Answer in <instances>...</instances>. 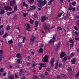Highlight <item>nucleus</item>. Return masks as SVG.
I'll use <instances>...</instances> for the list:
<instances>
[{"instance_id":"9b49d317","label":"nucleus","mask_w":79,"mask_h":79,"mask_svg":"<svg viewBox=\"0 0 79 79\" xmlns=\"http://www.w3.org/2000/svg\"><path fill=\"white\" fill-rule=\"evenodd\" d=\"M55 62V59L52 58L51 61L50 63L51 64V66L53 67V66H54V65H53V63Z\"/></svg>"},{"instance_id":"6e6d98bb","label":"nucleus","mask_w":79,"mask_h":79,"mask_svg":"<svg viewBox=\"0 0 79 79\" xmlns=\"http://www.w3.org/2000/svg\"><path fill=\"white\" fill-rule=\"evenodd\" d=\"M15 78H18L19 77H18V76L17 74H15Z\"/></svg>"},{"instance_id":"f704fd0d","label":"nucleus","mask_w":79,"mask_h":79,"mask_svg":"<svg viewBox=\"0 0 79 79\" xmlns=\"http://www.w3.org/2000/svg\"><path fill=\"white\" fill-rule=\"evenodd\" d=\"M79 75V71L78 72V73L76 74L75 77L77 78L78 77Z\"/></svg>"},{"instance_id":"a878e982","label":"nucleus","mask_w":79,"mask_h":79,"mask_svg":"<svg viewBox=\"0 0 79 79\" xmlns=\"http://www.w3.org/2000/svg\"><path fill=\"white\" fill-rule=\"evenodd\" d=\"M23 6H24L26 7H27L28 6V5L27 4H26L25 2H24L23 3Z\"/></svg>"},{"instance_id":"1a4fd4ad","label":"nucleus","mask_w":79,"mask_h":79,"mask_svg":"<svg viewBox=\"0 0 79 79\" xmlns=\"http://www.w3.org/2000/svg\"><path fill=\"white\" fill-rule=\"evenodd\" d=\"M48 55H45L44 58V61L47 63V62H48Z\"/></svg>"},{"instance_id":"7c9ffc66","label":"nucleus","mask_w":79,"mask_h":79,"mask_svg":"<svg viewBox=\"0 0 79 79\" xmlns=\"http://www.w3.org/2000/svg\"><path fill=\"white\" fill-rule=\"evenodd\" d=\"M3 55V51L2 50H0V56H2Z\"/></svg>"},{"instance_id":"13d9d810","label":"nucleus","mask_w":79,"mask_h":79,"mask_svg":"<svg viewBox=\"0 0 79 79\" xmlns=\"http://www.w3.org/2000/svg\"><path fill=\"white\" fill-rule=\"evenodd\" d=\"M62 14H63L62 13H60V14L58 16V17H61L62 15Z\"/></svg>"},{"instance_id":"de8ad7c7","label":"nucleus","mask_w":79,"mask_h":79,"mask_svg":"<svg viewBox=\"0 0 79 79\" xmlns=\"http://www.w3.org/2000/svg\"><path fill=\"white\" fill-rule=\"evenodd\" d=\"M26 79V77L25 76H22L21 79Z\"/></svg>"},{"instance_id":"20e7f679","label":"nucleus","mask_w":79,"mask_h":79,"mask_svg":"<svg viewBox=\"0 0 79 79\" xmlns=\"http://www.w3.org/2000/svg\"><path fill=\"white\" fill-rule=\"evenodd\" d=\"M35 37L34 36H31L30 38V40L31 42H34L35 40Z\"/></svg>"},{"instance_id":"e433bc0d","label":"nucleus","mask_w":79,"mask_h":79,"mask_svg":"<svg viewBox=\"0 0 79 79\" xmlns=\"http://www.w3.org/2000/svg\"><path fill=\"white\" fill-rule=\"evenodd\" d=\"M61 77H64V78H65L66 77V75H65L64 74H61Z\"/></svg>"},{"instance_id":"a19ab883","label":"nucleus","mask_w":79,"mask_h":79,"mask_svg":"<svg viewBox=\"0 0 79 79\" xmlns=\"http://www.w3.org/2000/svg\"><path fill=\"white\" fill-rule=\"evenodd\" d=\"M27 15H28V14L27 13H23V16L24 17H26V16H27Z\"/></svg>"},{"instance_id":"0e129e2a","label":"nucleus","mask_w":79,"mask_h":79,"mask_svg":"<svg viewBox=\"0 0 79 79\" xmlns=\"http://www.w3.org/2000/svg\"><path fill=\"white\" fill-rule=\"evenodd\" d=\"M23 73H22L21 72H19V75L20 76H22V74Z\"/></svg>"},{"instance_id":"c85d7f7f","label":"nucleus","mask_w":79,"mask_h":79,"mask_svg":"<svg viewBox=\"0 0 79 79\" xmlns=\"http://www.w3.org/2000/svg\"><path fill=\"white\" fill-rule=\"evenodd\" d=\"M30 23H31V24H33V23H34V21L32 20V19H30Z\"/></svg>"},{"instance_id":"ea45409f","label":"nucleus","mask_w":79,"mask_h":79,"mask_svg":"<svg viewBox=\"0 0 79 79\" xmlns=\"http://www.w3.org/2000/svg\"><path fill=\"white\" fill-rule=\"evenodd\" d=\"M74 29H75V30H76L77 31H78V28H77V26H75L73 27Z\"/></svg>"},{"instance_id":"dca6fc26","label":"nucleus","mask_w":79,"mask_h":79,"mask_svg":"<svg viewBox=\"0 0 79 79\" xmlns=\"http://www.w3.org/2000/svg\"><path fill=\"white\" fill-rule=\"evenodd\" d=\"M71 61L72 64H76V59H75V58H74L73 59L71 60Z\"/></svg>"},{"instance_id":"c9c22d12","label":"nucleus","mask_w":79,"mask_h":79,"mask_svg":"<svg viewBox=\"0 0 79 79\" xmlns=\"http://www.w3.org/2000/svg\"><path fill=\"white\" fill-rule=\"evenodd\" d=\"M33 79H38V77H37L35 75L33 76Z\"/></svg>"},{"instance_id":"37998d69","label":"nucleus","mask_w":79,"mask_h":79,"mask_svg":"<svg viewBox=\"0 0 79 79\" xmlns=\"http://www.w3.org/2000/svg\"><path fill=\"white\" fill-rule=\"evenodd\" d=\"M26 39V38L25 37H23V43H24V40H25Z\"/></svg>"},{"instance_id":"3c124183","label":"nucleus","mask_w":79,"mask_h":79,"mask_svg":"<svg viewBox=\"0 0 79 79\" xmlns=\"http://www.w3.org/2000/svg\"><path fill=\"white\" fill-rule=\"evenodd\" d=\"M69 42L71 44L74 43V41H73V40H70Z\"/></svg>"},{"instance_id":"6e6552de","label":"nucleus","mask_w":79,"mask_h":79,"mask_svg":"<svg viewBox=\"0 0 79 79\" xmlns=\"http://www.w3.org/2000/svg\"><path fill=\"white\" fill-rule=\"evenodd\" d=\"M66 56V54H65V52H62L60 56V58H63V57H64Z\"/></svg>"},{"instance_id":"f3484780","label":"nucleus","mask_w":79,"mask_h":79,"mask_svg":"<svg viewBox=\"0 0 79 79\" xmlns=\"http://www.w3.org/2000/svg\"><path fill=\"white\" fill-rule=\"evenodd\" d=\"M36 64V62L34 61L32 62L31 66L32 68H34L35 67Z\"/></svg>"},{"instance_id":"c756f323","label":"nucleus","mask_w":79,"mask_h":79,"mask_svg":"<svg viewBox=\"0 0 79 79\" xmlns=\"http://www.w3.org/2000/svg\"><path fill=\"white\" fill-rule=\"evenodd\" d=\"M68 71H69V72H71L72 71V68L71 67H69L68 68Z\"/></svg>"},{"instance_id":"393cba45","label":"nucleus","mask_w":79,"mask_h":79,"mask_svg":"<svg viewBox=\"0 0 79 79\" xmlns=\"http://www.w3.org/2000/svg\"><path fill=\"white\" fill-rule=\"evenodd\" d=\"M16 57L17 58H21V55L19 53H18L16 54Z\"/></svg>"},{"instance_id":"603ef678","label":"nucleus","mask_w":79,"mask_h":79,"mask_svg":"<svg viewBox=\"0 0 79 79\" xmlns=\"http://www.w3.org/2000/svg\"><path fill=\"white\" fill-rule=\"evenodd\" d=\"M48 5H52V2L49 1V2H48Z\"/></svg>"},{"instance_id":"473e14b6","label":"nucleus","mask_w":79,"mask_h":79,"mask_svg":"<svg viewBox=\"0 0 79 79\" xmlns=\"http://www.w3.org/2000/svg\"><path fill=\"white\" fill-rule=\"evenodd\" d=\"M8 43H9V44H13V40H10L8 41Z\"/></svg>"},{"instance_id":"b1692460","label":"nucleus","mask_w":79,"mask_h":79,"mask_svg":"<svg viewBox=\"0 0 79 79\" xmlns=\"http://www.w3.org/2000/svg\"><path fill=\"white\" fill-rule=\"evenodd\" d=\"M60 43H59L56 45V47L57 48V50L58 49V48H60Z\"/></svg>"},{"instance_id":"58836bf2","label":"nucleus","mask_w":79,"mask_h":79,"mask_svg":"<svg viewBox=\"0 0 79 79\" xmlns=\"http://www.w3.org/2000/svg\"><path fill=\"white\" fill-rule=\"evenodd\" d=\"M72 4L73 6H75V5H76V1L73 2Z\"/></svg>"},{"instance_id":"72a5a7b5","label":"nucleus","mask_w":79,"mask_h":79,"mask_svg":"<svg viewBox=\"0 0 79 79\" xmlns=\"http://www.w3.org/2000/svg\"><path fill=\"white\" fill-rule=\"evenodd\" d=\"M8 37V34L7 33L5 34L3 36V38H6V37Z\"/></svg>"},{"instance_id":"4468645a","label":"nucleus","mask_w":79,"mask_h":79,"mask_svg":"<svg viewBox=\"0 0 79 79\" xmlns=\"http://www.w3.org/2000/svg\"><path fill=\"white\" fill-rule=\"evenodd\" d=\"M44 52V49L42 48H40L39 50V53H42Z\"/></svg>"},{"instance_id":"bf43d9fd","label":"nucleus","mask_w":79,"mask_h":79,"mask_svg":"<svg viewBox=\"0 0 79 79\" xmlns=\"http://www.w3.org/2000/svg\"><path fill=\"white\" fill-rule=\"evenodd\" d=\"M62 14H63L62 13H60V14L58 16V17H61L62 15Z\"/></svg>"},{"instance_id":"bb28decb","label":"nucleus","mask_w":79,"mask_h":79,"mask_svg":"<svg viewBox=\"0 0 79 79\" xmlns=\"http://www.w3.org/2000/svg\"><path fill=\"white\" fill-rule=\"evenodd\" d=\"M58 68V62H57L56 65L55 66V68L56 69Z\"/></svg>"},{"instance_id":"864d4df0","label":"nucleus","mask_w":79,"mask_h":79,"mask_svg":"<svg viewBox=\"0 0 79 79\" xmlns=\"http://www.w3.org/2000/svg\"><path fill=\"white\" fill-rule=\"evenodd\" d=\"M57 78L58 79H61V77L60 76L58 75L57 77Z\"/></svg>"},{"instance_id":"f03ea898","label":"nucleus","mask_w":79,"mask_h":79,"mask_svg":"<svg viewBox=\"0 0 79 79\" xmlns=\"http://www.w3.org/2000/svg\"><path fill=\"white\" fill-rule=\"evenodd\" d=\"M56 37V35L55 34L53 36V37L52 38V40H51L49 43V44H52V43H54L55 42L56 40H55V37Z\"/></svg>"},{"instance_id":"5701e85b","label":"nucleus","mask_w":79,"mask_h":79,"mask_svg":"<svg viewBox=\"0 0 79 79\" xmlns=\"http://www.w3.org/2000/svg\"><path fill=\"white\" fill-rule=\"evenodd\" d=\"M4 32V30L3 29L2 30L0 31V35H2L3 34Z\"/></svg>"},{"instance_id":"a211bd4d","label":"nucleus","mask_w":79,"mask_h":79,"mask_svg":"<svg viewBox=\"0 0 79 79\" xmlns=\"http://www.w3.org/2000/svg\"><path fill=\"white\" fill-rule=\"evenodd\" d=\"M44 29H46V30H49V29L48 26L46 24L44 25Z\"/></svg>"},{"instance_id":"2eb2a0df","label":"nucleus","mask_w":79,"mask_h":79,"mask_svg":"<svg viewBox=\"0 0 79 79\" xmlns=\"http://www.w3.org/2000/svg\"><path fill=\"white\" fill-rule=\"evenodd\" d=\"M72 34L73 35H74L75 34L76 35V36H78L79 35L78 34V33H77V31H72Z\"/></svg>"},{"instance_id":"338daca9","label":"nucleus","mask_w":79,"mask_h":79,"mask_svg":"<svg viewBox=\"0 0 79 79\" xmlns=\"http://www.w3.org/2000/svg\"><path fill=\"white\" fill-rule=\"evenodd\" d=\"M37 16H38V15H35V18H37Z\"/></svg>"},{"instance_id":"ddd939ff","label":"nucleus","mask_w":79,"mask_h":79,"mask_svg":"<svg viewBox=\"0 0 79 79\" xmlns=\"http://www.w3.org/2000/svg\"><path fill=\"white\" fill-rule=\"evenodd\" d=\"M40 66H41V67L44 68V67H45L46 66V63H44V64L40 63Z\"/></svg>"},{"instance_id":"aec40b11","label":"nucleus","mask_w":79,"mask_h":79,"mask_svg":"<svg viewBox=\"0 0 79 79\" xmlns=\"http://www.w3.org/2000/svg\"><path fill=\"white\" fill-rule=\"evenodd\" d=\"M5 13V10L3 9H2L1 11L0 12L1 15H3Z\"/></svg>"},{"instance_id":"4be33fe9","label":"nucleus","mask_w":79,"mask_h":79,"mask_svg":"<svg viewBox=\"0 0 79 79\" xmlns=\"http://www.w3.org/2000/svg\"><path fill=\"white\" fill-rule=\"evenodd\" d=\"M35 27L36 28H37V26H38V25H39V22L37 21H36L35 22Z\"/></svg>"},{"instance_id":"6ab92c4d","label":"nucleus","mask_w":79,"mask_h":79,"mask_svg":"<svg viewBox=\"0 0 79 79\" xmlns=\"http://www.w3.org/2000/svg\"><path fill=\"white\" fill-rule=\"evenodd\" d=\"M15 13V11H13L11 12H7V15H8V16H10L11 14H12V13Z\"/></svg>"},{"instance_id":"f257e3e1","label":"nucleus","mask_w":79,"mask_h":79,"mask_svg":"<svg viewBox=\"0 0 79 79\" xmlns=\"http://www.w3.org/2000/svg\"><path fill=\"white\" fill-rule=\"evenodd\" d=\"M38 2L40 4L38 5V7L41 8L43 6L46 5V0H39L38 1Z\"/></svg>"},{"instance_id":"9d476101","label":"nucleus","mask_w":79,"mask_h":79,"mask_svg":"<svg viewBox=\"0 0 79 79\" xmlns=\"http://www.w3.org/2000/svg\"><path fill=\"white\" fill-rule=\"evenodd\" d=\"M26 26L27 28V31H30L31 30H30V29H29L30 28V26L29 25V24L27 23L26 25Z\"/></svg>"},{"instance_id":"79ce46f5","label":"nucleus","mask_w":79,"mask_h":79,"mask_svg":"<svg viewBox=\"0 0 79 79\" xmlns=\"http://www.w3.org/2000/svg\"><path fill=\"white\" fill-rule=\"evenodd\" d=\"M21 61V60L20 59H18L17 60L18 63V64H19L21 63L20 61Z\"/></svg>"},{"instance_id":"2f4dec72","label":"nucleus","mask_w":79,"mask_h":79,"mask_svg":"<svg viewBox=\"0 0 79 79\" xmlns=\"http://www.w3.org/2000/svg\"><path fill=\"white\" fill-rule=\"evenodd\" d=\"M18 45L19 46V47H23V44H22V42L18 44Z\"/></svg>"},{"instance_id":"39448f33","label":"nucleus","mask_w":79,"mask_h":79,"mask_svg":"<svg viewBox=\"0 0 79 79\" xmlns=\"http://www.w3.org/2000/svg\"><path fill=\"white\" fill-rule=\"evenodd\" d=\"M30 9L28 10L29 11H31V10H34L35 9V6L34 5L31 6H30Z\"/></svg>"},{"instance_id":"412c9836","label":"nucleus","mask_w":79,"mask_h":79,"mask_svg":"<svg viewBox=\"0 0 79 79\" xmlns=\"http://www.w3.org/2000/svg\"><path fill=\"white\" fill-rule=\"evenodd\" d=\"M10 29V26L9 25H7L6 26V30L7 31H9Z\"/></svg>"},{"instance_id":"680f3d73","label":"nucleus","mask_w":79,"mask_h":79,"mask_svg":"<svg viewBox=\"0 0 79 79\" xmlns=\"http://www.w3.org/2000/svg\"><path fill=\"white\" fill-rule=\"evenodd\" d=\"M3 69H0V72H3Z\"/></svg>"},{"instance_id":"774afa93","label":"nucleus","mask_w":79,"mask_h":79,"mask_svg":"<svg viewBox=\"0 0 79 79\" xmlns=\"http://www.w3.org/2000/svg\"><path fill=\"white\" fill-rule=\"evenodd\" d=\"M77 25H78V26H79V21H77Z\"/></svg>"},{"instance_id":"8fccbe9b","label":"nucleus","mask_w":79,"mask_h":79,"mask_svg":"<svg viewBox=\"0 0 79 79\" xmlns=\"http://www.w3.org/2000/svg\"><path fill=\"white\" fill-rule=\"evenodd\" d=\"M34 0H31L30 1V4H31V3H32L34 2Z\"/></svg>"},{"instance_id":"052dcab7","label":"nucleus","mask_w":79,"mask_h":79,"mask_svg":"<svg viewBox=\"0 0 79 79\" xmlns=\"http://www.w3.org/2000/svg\"><path fill=\"white\" fill-rule=\"evenodd\" d=\"M44 46V44H41L40 45V46L39 47L40 48V47H42Z\"/></svg>"},{"instance_id":"e2e57ef3","label":"nucleus","mask_w":79,"mask_h":79,"mask_svg":"<svg viewBox=\"0 0 79 79\" xmlns=\"http://www.w3.org/2000/svg\"><path fill=\"white\" fill-rule=\"evenodd\" d=\"M61 66H62V64L61 63H59V67H61Z\"/></svg>"},{"instance_id":"f8f14e48","label":"nucleus","mask_w":79,"mask_h":79,"mask_svg":"<svg viewBox=\"0 0 79 79\" xmlns=\"http://www.w3.org/2000/svg\"><path fill=\"white\" fill-rule=\"evenodd\" d=\"M67 59H68L67 57L65 56L64 58L62 59V61L63 63H65V62L67 61Z\"/></svg>"},{"instance_id":"4d7b16f0","label":"nucleus","mask_w":79,"mask_h":79,"mask_svg":"<svg viewBox=\"0 0 79 79\" xmlns=\"http://www.w3.org/2000/svg\"><path fill=\"white\" fill-rule=\"evenodd\" d=\"M27 66H30V64H31L28 62L27 63Z\"/></svg>"},{"instance_id":"49530a36","label":"nucleus","mask_w":79,"mask_h":79,"mask_svg":"<svg viewBox=\"0 0 79 79\" xmlns=\"http://www.w3.org/2000/svg\"><path fill=\"white\" fill-rule=\"evenodd\" d=\"M40 77L41 79H43V78H45V76H44L43 75H41Z\"/></svg>"},{"instance_id":"c03bdc74","label":"nucleus","mask_w":79,"mask_h":79,"mask_svg":"<svg viewBox=\"0 0 79 79\" xmlns=\"http://www.w3.org/2000/svg\"><path fill=\"white\" fill-rule=\"evenodd\" d=\"M75 40L77 41H79V38L78 37L75 38Z\"/></svg>"},{"instance_id":"cd10ccee","label":"nucleus","mask_w":79,"mask_h":79,"mask_svg":"<svg viewBox=\"0 0 79 79\" xmlns=\"http://www.w3.org/2000/svg\"><path fill=\"white\" fill-rule=\"evenodd\" d=\"M18 6H14V12L15 11H17V10H18Z\"/></svg>"},{"instance_id":"7ed1b4c3","label":"nucleus","mask_w":79,"mask_h":79,"mask_svg":"<svg viewBox=\"0 0 79 79\" xmlns=\"http://www.w3.org/2000/svg\"><path fill=\"white\" fill-rule=\"evenodd\" d=\"M15 3H16V1L15 0H12L10 2V6H13L15 5Z\"/></svg>"},{"instance_id":"4c0bfd02","label":"nucleus","mask_w":79,"mask_h":79,"mask_svg":"<svg viewBox=\"0 0 79 79\" xmlns=\"http://www.w3.org/2000/svg\"><path fill=\"white\" fill-rule=\"evenodd\" d=\"M17 18H18V16H17V15H15L14 16V17L13 18V19H14V20H15V19H16Z\"/></svg>"},{"instance_id":"69168bd1","label":"nucleus","mask_w":79,"mask_h":79,"mask_svg":"<svg viewBox=\"0 0 79 79\" xmlns=\"http://www.w3.org/2000/svg\"><path fill=\"white\" fill-rule=\"evenodd\" d=\"M72 9H73V8H71L69 7V10H70L71 11V10H72Z\"/></svg>"},{"instance_id":"09e8293b","label":"nucleus","mask_w":79,"mask_h":79,"mask_svg":"<svg viewBox=\"0 0 79 79\" xmlns=\"http://www.w3.org/2000/svg\"><path fill=\"white\" fill-rule=\"evenodd\" d=\"M69 18V16H68V15H67L64 17V18H65V19H68Z\"/></svg>"},{"instance_id":"0eeeda50","label":"nucleus","mask_w":79,"mask_h":79,"mask_svg":"<svg viewBox=\"0 0 79 79\" xmlns=\"http://www.w3.org/2000/svg\"><path fill=\"white\" fill-rule=\"evenodd\" d=\"M48 18L47 17L43 16L42 17V19L41 21L42 22H44L45 21H46L47 19Z\"/></svg>"},{"instance_id":"a18cd8bd","label":"nucleus","mask_w":79,"mask_h":79,"mask_svg":"<svg viewBox=\"0 0 79 79\" xmlns=\"http://www.w3.org/2000/svg\"><path fill=\"white\" fill-rule=\"evenodd\" d=\"M14 77L12 75H10V79H14Z\"/></svg>"},{"instance_id":"423d86ee","label":"nucleus","mask_w":79,"mask_h":79,"mask_svg":"<svg viewBox=\"0 0 79 79\" xmlns=\"http://www.w3.org/2000/svg\"><path fill=\"white\" fill-rule=\"evenodd\" d=\"M4 8H5V10H9V11H11V10H12V8L10 6H4Z\"/></svg>"},{"instance_id":"5fc2aeb1","label":"nucleus","mask_w":79,"mask_h":79,"mask_svg":"<svg viewBox=\"0 0 79 79\" xmlns=\"http://www.w3.org/2000/svg\"><path fill=\"white\" fill-rule=\"evenodd\" d=\"M57 29H58L60 30H62V28L60 27H58Z\"/></svg>"}]
</instances>
